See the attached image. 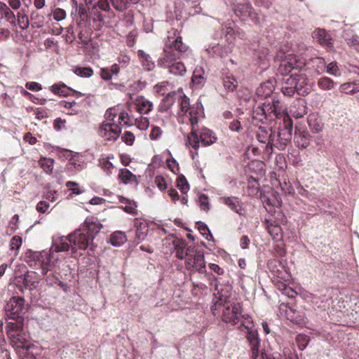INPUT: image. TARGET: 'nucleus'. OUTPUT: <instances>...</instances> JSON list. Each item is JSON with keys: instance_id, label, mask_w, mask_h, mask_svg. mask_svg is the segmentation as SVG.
<instances>
[{"instance_id": "obj_12", "label": "nucleus", "mask_w": 359, "mask_h": 359, "mask_svg": "<svg viewBox=\"0 0 359 359\" xmlns=\"http://www.w3.org/2000/svg\"><path fill=\"white\" fill-rule=\"evenodd\" d=\"M234 27L235 23L233 22L222 25L221 32H216L214 34L215 39L220 38L224 35L226 43L231 44V46H233L236 36L244 39L245 34L242 30H236Z\"/></svg>"}, {"instance_id": "obj_31", "label": "nucleus", "mask_w": 359, "mask_h": 359, "mask_svg": "<svg viewBox=\"0 0 359 359\" xmlns=\"http://www.w3.org/2000/svg\"><path fill=\"white\" fill-rule=\"evenodd\" d=\"M135 105L140 114H147L153 109V103L142 96L136 99Z\"/></svg>"}, {"instance_id": "obj_47", "label": "nucleus", "mask_w": 359, "mask_h": 359, "mask_svg": "<svg viewBox=\"0 0 359 359\" xmlns=\"http://www.w3.org/2000/svg\"><path fill=\"white\" fill-rule=\"evenodd\" d=\"M39 165L47 174H50L53 169L54 160L50 158H41L39 160Z\"/></svg>"}, {"instance_id": "obj_14", "label": "nucleus", "mask_w": 359, "mask_h": 359, "mask_svg": "<svg viewBox=\"0 0 359 359\" xmlns=\"http://www.w3.org/2000/svg\"><path fill=\"white\" fill-rule=\"evenodd\" d=\"M233 49V46L228 43L222 45L219 43H211L205 48L207 54L214 58H224L226 57Z\"/></svg>"}, {"instance_id": "obj_10", "label": "nucleus", "mask_w": 359, "mask_h": 359, "mask_svg": "<svg viewBox=\"0 0 359 359\" xmlns=\"http://www.w3.org/2000/svg\"><path fill=\"white\" fill-rule=\"evenodd\" d=\"M56 262L57 260L53 261L51 257H49L48 261L43 260L41 262V273L49 285H54L57 283L60 285L62 284V282L56 276L59 270L56 266Z\"/></svg>"}, {"instance_id": "obj_8", "label": "nucleus", "mask_w": 359, "mask_h": 359, "mask_svg": "<svg viewBox=\"0 0 359 359\" xmlns=\"http://www.w3.org/2000/svg\"><path fill=\"white\" fill-rule=\"evenodd\" d=\"M277 58H280V64L278 71L282 74H288L292 70H302L306 66L305 59L294 54H287L284 57L278 55Z\"/></svg>"}, {"instance_id": "obj_43", "label": "nucleus", "mask_w": 359, "mask_h": 359, "mask_svg": "<svg viewBox=\"0 0 359 359\" xmlns=\"http://www.w3.org/2000/svg\"><path fill=\"white\" fill-rule=\"evenodd\" d=\"M118 200L121 203L125 204L126 205L123 208L125 212L130 215H136L137 210L136 209L137 205L135 202L130 201L123 196H118Z\"/></svg>"}, {"instance_id": "obj_40", "label": "nucleus", "mask_w": 359, "mask_h": 359, "mask_svg": "<svg viewBox=\"0 0 359 359\" xmlns=\"http://www.w3.org/2000/svg\"><path fill=\"white\" fill-rule=\"evenodd\" d=\"M127 241L126 235L123 231L114 232L109 238V243L114 247L123 245Z\"/></svg>"}, {"instance_id": "obj_58", "label": "nucleus", "mask_w": 359, "mask_h": 359, "mask_svg": "<svg viewBox=\"0 0 359 359\" xmlns=\"http://www.w3.org/2000/svg\"><path fill=\"white\" fill-rule=\"evenodd\" d=\"M22 245V238L19 236H14L10 241V250H18Z\"/></svg>"}, {"instance_id": "obj_48", "label": "nucleus", "mask_w": 359, "mask_h": 359, "mask_svg": "<svg viewBox=\"0 0 359 359\" xmlns=\"http://www.w3.org/2000/svg\"><path fill=\"white\" fill-rule=\"evenodd\" d=\"M335 83L331 79L324 76L318 81V87L323 90H329L334 87Z\"/></svg>"}, {"instance_id": "obj_4", "label": "nucleus", "mask_w": 359, "mask_h": 359, "mask_svg": "<svg viewBox=\"0 0 359 359\" xmlns=\"http://www.w3.org/2000/svg\"><path fill=\"white\" fill-rule=\"evenodd\" d=\"M140 0H86L88 10L98 21L102 22L104 18L101 11L110 12L111 6L118 12H124Z\"/></svg>"}, {"instance_id": "obj_22", "label": "nucleus", "mask_w": 359, "mask_h": 359, "mask_svg": "<svg viewBox=\"0 0 359 359\" xmlns=\"http://www.w3.org/2000/svg\"><path fill=\"white\" fill-rule=\"evenodd\" d=\"M313 38L322 46L331 50L333 48L330 34L323 29H318L313 32Z\"/></svg>"}, {"instance_id": "obj_1", "label": "nucleus", "mask_w": 359, "mask_h": 359, "mask_svg": "<svg viewBox=\"0 0 359 359\" xmlns=\"http://www.w3.org/2000/svg\"><path fill=\"white\" fill-rule=\"evenodd\" d=\"M285 109L279 100H273L271 102H264L254 107L252 115L254 124L283 118V123L279 124L278 132L273 133L271 136V144L280 151L284 150L290 143L292 135V121L285 114Z\"/></svg>"}, {"instance_id": "obj_26", "label": "nucleus", "mask_w": 359, "mask_h": 359, "mask_svg": "<svg viewBox=\"0 0 359 359\" xmlns=\"http://www.w3.org/2000/svg\"><path fill=\"white\" fill-rule=\"evenodd\" d=\"M15 322H8L6 325V330L8 337H13L15 334L22 332L23 318H11Z\"/></svg>"}, {"instance_id": "obj_36", "label": "nucleus", "mask_w": 359, "mask_h": 359, "mask_svg": "<svg viewBox=\"0 0 359 359\" xmlns=\"http://www.w3.org/2000/svg\"><path fill=\"white\" fill-rule=\"evenodd\" d=\"M118 179L125 184H138L137 177L127 168H121L118 172Z\"/></svg>"}, {"instance_id": "obj_52", "label": "nucleus", "mask_w": 359, "mask_h": 359, "mask_svg": "<svg viewBox=\"0 0 359 359\" xmlns=\"http://www.w3.org/2000/svg\"><path fill=\"white\" fill-rule=\"evenodd\" d=\"M223 85L227 90L233 91L238 85V82L233 76H227L224 78Z\"/></svg>"}, {"instance_id": "obj_34", "label": "nucleus", "mask_w": 359, "mask_h": 359, "mask_svg": "<svg viewBox=\"0 0 359 359\" xmlns=\"http://www.w3.org/2000/svg\"><path fill=\"white\" fill-rule=\"evenodd\" d=\"M224 204H226L231 210L234 211L240 215H243V208L241 203L236 197H224L222 198Z\"/></svg>"}, {"instance_id": "obj_29", "label": "nucleus", "mask_w": 359, "mask_h": 359, "mask_svg": "<svg viewBox=\"0 0 359 359\" xmlns=\"http://www.w3.org/2000/svg\"><path fill=\"white\" fill-rule=\"evenodd\" d=\"M295 74H292L290 77L284 80L281 91L284 95L291 97L295 93Z\"/></svg>"}, {"instance_id": "obj_17", "label": "nucleus", "mask_w": 359, "mask_h": 359, "mask_svg": "<svg viewBox=\"0 0 359 359\" xmlns=\"http://www.w3.org/2000/svg\"><path fill=\"white\" fill-rule=\"evenodd\" d=\"M49 257H51L50 254L48 252H36L32 251V250H27L25 254V262L31 268H34L38 262L41 264V262L43 260L48 261Z\"/></svg>"}, {"instance_id": "obj_7", "label": "nucleus", "mask_w": 359, "mask_h": 359, "mask_svg": "<svg viewBox=\"0 0 359 359\" xmlns=\"http://www.w3.org/2000/svg\"><path fill=\"white\" fill-rule=\"evenodd\" d=\"M229 6L236 16L243 21L250 20L255 25H259L262 21L258 14L255 12L251 4L248 1L240 3L236 0L229 1Z\"/></svg>"}, {"instance_id": "obj_20", "label": "nucleus", "mask_w": 359, "mask_h": 359, "mask_svg": "<svg viewBox=\"0 0 359 359\" xmlns=\"http://www.w3.org/2000/svg\"><path fill=\"white\" fill-rule=\"evenodd\" d=\"M172 244L175 247V256L180 260H186L188 254H190L191 251L195 248L191 245L188 246L184 241L180 239L174 240Z\"/></svg>"}, {"instance_id": "obj_50", "label": "nucleus", "mask_w": 359, "mask_h": 359, "mask_svg": "<svg viewBox=\"0 0 359 359\" xmlns=\"http://www.w3.org/2000/svg\"><path fill=\"white\" fill-rule=\"evenodd\" d=\"M49 18L53 17V18L57 21H62L65 19L67 16L66 11L60 8H55L52 9L50 13L48 15Z\"/></svg>"}, {"instance_id": "obj_25", "label": "nucleus", "mask_w": 359, "mask_h": 359, "mask_svg": "<svg viewBox=\"0 0 359 359\" xmlns=\"http://www.w3.org/2000/svg\"><path fill=\"white\" fill-rule=\"evenodd\" d=\"M135 226L136 227V232L134 242L138 244L145 239L149 231V228L145 221L137 220L135 223Z\"/></svg>"}, {"instance_id": "obj_45", "label": "nucleus", "mask_w": 359, "mask_h": 359, "mask_svg": "<svg viewBox=\"0 0 359 359\" xmlns=\"http://www.w3.org/2000/svg\"><path fill=\"white\" fill-rule=\"evenodd\" d=\"M241 324L238 328L241 331H245L252 328H255L252 318L249 315H241L240 316Z\"/></svg>"}, {"instance_id": "obj_56", "label": "nucleus", "mask_w": 359, "mask_h": 359, "mask_svg": "<svg viewBox=\"0 0 359 359\" xmlns=\"http://www.w3.org/2000/svg\"><path fill=\"white\" fill-rule=\"evenodd\" d=\"M339 90L345 94H353L358 91L359 89H355L353 83H346L340 86Z\"/></svg>"}, {"instance_id": "obj_6", "label": "nucleus", "mask_w": 359, "mask_h": 359, "mask_svg": "<svg viewBox=\"0 0 359 359\" xmlns=\"http://www.w3.org/2000/svg\"><path fill=\"white\" fill-rule=\"evenodd\" d=\"M177 102L180 110L177 112L178 121L184 123V116L188 117L189 113L191 109L195 110L194 107H190L189 99L182 92H172L169 93L167 96L163 100L161 104L158 107L160 111H165L169 109L172 104Z\"/></svg>"}, {"instance_id": "obj_9", "label": "nucleus", "mask_w": 359, "mask_h": 359, "mask_svg": "<svg viewBox=\"0 0 359 359\" xmlns=\"http://www.w3.org/2000/svg\"><path fill=\"white\" fill-rule=\"evenodd\" d=\"M185 268L190 271H197L200 273H205V262L204 254L196 248L188 254L185 260Z\"/></svg>"}, {"instance_id": "obj_21", "label": "nucleus", "mask_w": 359, "mask_h": 359, "mask_svg": "<svg viewBox=\"0 0 359 359\" xmlns=\"http://www.w3.org/2000/svg\"><path fill=\"white\" fill-rule=\"evenodd\" d=\"M290 113L295 118L303 117L307 113V103L304 99L295 100L290 107Z\"/></svg>"}, {"instance_id": "obj_3", "label": "nucleus", "mask_w": 359, "mask_h": 359, "mask_svg": "<svg viewBox=\"0 0 359 359\" xmlns=\"http://www.w3.org/2000/svg\"><path fill=\"white\" fill-rule=\"evenodd\" d=\"M101 228V224L91 219H86L80 229L69 234V243L72 244V251L86 250L90 244V249L93 250V241Z\"/></svg>"}, {"instance_id": "obj_61", "label": "nucleus", "mask_w": 359, "mask_h": 359, "mask_svg": "<svg viewBox=\"0 0 359 359\" xmlns=\"http://www.w3.org/2000/svg\"><path fill=\"white\" fill-rule=\"evenodd\" d=\"M121 140L123 142H125L127 145H132L135 140V135L133 133L130 131H126L123 133L121 137Z\"/></svg>"}, {"instance_id": "obj_63", "label": "nucleus", "mask_w": 359, "mask_h": 359, "mask_svg": "<svg viewBox=\"0 0 359 359\" xmlns=\"http://www.w3.org/2000/svg\"><path fill=\"white\" fill-rule=\"evenodd\" d=\"M325 67L327 68V72L329 73L330 74L334 76L340 75L339 68L335 62H332L329 63Z\"/></svg>"}, {"instance_id": "obj_33", "label": "nucleus", "mask_w": 359, "mask_h": 359, "mask_svg": "<svg viewBox=\"0 0 359 359\" xmlns=\"http://www.w3.org/2000/svg\"><path fill=\"white\" fill-rule=\"evenodd\" d=\"M274 90V85L272 81H268L262 83L256 90V94L260 97H269Z\"/></svg>"}, {"instance_id": "obj_62", "label": "nucleus", "mask_w": 359, "mask_h": 359, "mask_svg": "<svg viewBox=\"0 0 359 359\" xmlns=\"http://www.w3.org/2000/svg\"><path fill=\"white\" fill-rule=\"evenodd\" d=\"M198 201L200 203V206L201 210L204 211H208L209 210V201H208V197L205 194H201L199 196Z\"/></svg>"}, {"instance_id": "obj_32", "label": "nucleus", "mask_w": 359, "mask_h": 359, "mask_svg": "<svg viewBox=\"0 0 359 359\" xmlns=\"http://www.w3.org/2000/svg\"><path fill=\"white\" fill-rule=\"evenodd\" d=\"M23 284L25 288L30 291L35 290L39 284L36 278V273L34 271L27 272L24 274Z\"/></svg>"}, {"instance_id": "obj_55", "label": "nucleus", "mask_w": 359, "mask_h": 359, "mask_svg": "<svg viewBox=\"0 0 359 359\" xmlns=\"http://www.w3.org/2000/svg\"><path fill=\"white\" fill-rule=\"evenodd\" d=\"M177 184L182 194H186L189 190V185L183 175L177 178Z\"/></svg>"}, {"instance_id": "obj_13", "label": "nucleus", "mask_w": 359, "mask_h": 359, "mask_svg": "<svg viewBox=\"0 0 359 359\" xmlns=\"http://www.w3.org/2000/svg\"><path fill=\"white\" fill-rule=\"evenodd\" d=\"M121 128L118 123H102L99 135L106 142H115L121 133Z\"/></svg>"}, {"instance_id": "obj_38", "label": "nucleus", "mask_w": 359, "mask_h": 359, "mask_svg": "<svg viewBox=\"0 0 359 359\" xmlns=\"http://www.w3.org/2000/svg\"><path fill=\"white\" fill-rule=\"evenodd\" d=\"M215 290L216 292H215L214 295L215 296V299H217L215 303H217L218 302H223L222 299V295L227 294L226 301H233V299H231L230 293H231V287L227 286H223L221 285H219L218 283H215Z\"/></svg>"}, {"instance_id": "obj_30", "label": "nucleus", "mask_w": 359, "mask_h": 359, "mask_svg": "<svg viewBox=\"0 0 359 359\" xmlns=\"http://www.w3.org/2000/svg\"><path fill=\"white\" fill-rule=\"evenodd\" d=\"M50 90L54 94L64 97L78 93V92L74 90L73 89H72L71 88L68 87L65 83L61 82L51 86L50 87ZM79 94L80 95L81 93H79Z\"/></svg>"}, {"instance_id": "obj_15", "label": "nucleus", "mask_w": 359, "mask_h": 359, "mask_svg": "<svg viewBox=\"0 0 359 359\" xmlns=\"http://www.w3.org/2000/svg\"><path fill=\"white\" fill-rule=\"evenodd\" d=\"M311 135L304 127L295 126L294 142L299 149H306L311 141Z\"/></svg>"}, {"instance_id": "obj_5", "label": "nucleus", "mask_w": 359, "mask_h": 359, "mask_svg": "<svg viewBox=\"0 0 359 359\" xmlns=\"http://www.w3.org/2000/svg\"><path fill=\"white\" fill-rule=\"evenodd\" d=\"M226 295H222L223 302L214 303L211 310L215 316H220L223 322L236 325L240 321L241 305L236 300L226 301Z\"/></svg>"}, {"instance_id": "obj_27", "label": "nucleus", "mask_w": 359, "mask_h": 359, "mask_svg": "<svg viewBox=\"0 0 359 359\" xmlns=\"http://www.w3.org/2000/svg\"><path fill=\"white\" fill-rule=\"evenodd\" d=\"M308 125L313 133H319L323 131L324 124L317 114H310L307 118Z\"/></svg>"}, {"instance_id": "obj_54", "label": "nucleus", "mask_w": 359, "mask_h": 359, "mask_svg": "<svg viewBox=\"0 0 359 359\" xmlns=\"http://www.w3.org/2000/svg\"><path fill=\"white\" fill-rule=\"evenodd\" d=\"M278 287L284 295L290 298H294L296 294V292L292 288L287 286L283 283H280V284L278 285Z\"/></svg>"}, {"instance_id": "obj_44", "label": "nucleus", "mask_w": 359, "mask_h": 359, "mask_svg": "<svg viewBox=\"0 0 359 359\" xmlns=\"http://www.w3.org/2000/svg\"><path fill=\"white\" fill-rule=\"evenodd\" d=\"M311 65L312 68H313L318 74L323 73L326 67V62L322 57L312 58L309 62L306 63V65Z\"/></svg>"}, {"instance_id": "obj_49", "label": "nucleus", "mask_w": 359, "mask_h": 359, "mask_svg": "<svg viewBox=\"0 0 359 359\" xmlns=\"http://www.w3.org/2000/svg\"><path fill=\"white\" fill-rule=\"evenodd\" d=\"M310 337L306 334H298L296 337V343L299 350H304L307 347L309 343L310 342Z\"/></svg>"}, {"instance_id": "obj_18", "label": "nucleus", "mask_w": 359, "mask_h": 359, "mask_svg": "<svg viewBox=\"0 0 359 359\" xmlns=\"http://www.w3.org/2000/svg\"><path fill=\"white\" fill-rule=\"evenodd\" d=\"M246 337L251 348L252 357L256 359L259 355L260 339L257 330L255 328L245 330Z\"/></svg>"}, {"instance_id": "obj_23", "label": "nucleus", "mask_w": 359, "mask_h": 359, "mask_svg": "<svg viewBox=\"0 0 359 359\" xmlns=\"http://www.w3.org/2000/svg\"><path fill=\"white\" fill-rule=\"evenodd\" d=\"M295 93L302 96L309 93L311 88L308 83V79L305 74H295Z\"/></svg>"}, {"instance_id": "obj_16", "label": "nucleus", "mask_w": 359, "mask_h": 359, "mask_svg": "<svg viewBox=\"0 0 359 359\" xmlns=\"http://www.w3.org/2000/svg\"><path fill=\"white\" fill-rule=\"evenodd\" d=\"M189 121L191 123L192 131L187 138V144H189L194 149H198L199 147V139L196 134V126L198 124V111L196 110L191 109L188 115Z\"/></svg>"}, {"instance_id": "obj_46", "label": "nucleus", "mask_w": 359, "mask_h": 359, "mask_svg": "<svg viewBox=\"0 0 359 359\" xmlns=\"http://www.w3.org/2000/svg\"><path fill=\"white\" fill-rule=\"evenodd\" d=\"M262 359H275L272 358L265 353H262ZM280 359H299L294 351H291L290 348H284L283 355H280Z\"/></svg>"}, {"instance_id": "obj_19", "label": "nucleus", "mask_w": 359, "mask_h": 359, "mask_svg": "<svg viewBox=\"0 0 359 359\" xmlns=\"http://www.w3.org/2000/svg\"><path fill=\"white\" fill-rule=\"evenodd\" d=\"M70 245L72 244L69 243V235L67 236H62L54 238L53 240V245L48 252L50 254V257H52L53 252H65L69 250Z\"/></svg>"}, {"instance_id": "obj_24", "label": "nucleus", "mask_w": 359, "mask_h": 359, "mask_svg": "<svg viewBox=\"0 0 359 359\" xmlns=\"http://www.w3.org/2000/svg\"><path fill=\"white\" fill-rule=\"evenodd\" d=\"M28 338L29 337L22 332L15 334L13 337H10L9 339H11L13 346L16 348L28 350L30 347Z\"/></svg>"}, {"instance_id": "obj_41", "label": "nucleus", "mask_w": 359, "mask_h": 359, "mask_svg": "<svg viewBox=\"0 0 359 359\" xmlns=\"http://www.w3.org/2000/svg\"><path fill=\"white\" fill-rule=\"evenodd\" d=\"M280 310L285 312V316L287 318V320L295 323H300V316H299L298 314H296L295 310H294L291 307H289L287 305L283 304L280 305Z\"/></svg>"}, {"instance_id": "obj_60", "label": "nucleus", "mask_w": 359, "mask_h": 359, "mask_svg": "<svg viewBox=\"0 0 359 359\" xmlns=\"http://www.w3.org/2000/svg\"><path fill=\"white\" fill-rule=\"evenodd\" d=\"M320 297L317 296H313L312 298V302L315 305H316L318 308H322L323 309H325L326 306L329 305V299L328 298H324L323 300L320 301V304H319Z\"/></svg>"}, {"instance_id": "obj_57", "label": "nucleus", "mask_w": 359, "mask_h": 359, "mask_svg": "<svg viewBox=\"0 0 359 359\" xmlns=\"http://www.w3.org/2000/svg\"><path fill=\"white\" fill-rule=\"evenodd\" d=\"M347 44L352 47L353 49L359 52V36L357 35H353L351 37H346L345 39Z\"/></svg>"}, {"instance_id": "obj_35", "label": "nucleus", "mask_w": 359, "mask_h": 359, "mask_svg": "<svg viewBox=\"0 0 359 359\" xmlns=\"http://www.w3.org/2000/svg\"><path fill=\"white\" fill-rule=\"evenodd\" d=\"M271 136H273V133L271 132V133L269 134L266 128L264 126L259 127V131L257 133V140L261 143H266V149H267L269 146H270L271 148L273 146L271 144Z\"/></svg>"}, {"instance_id": "obj_64", "label": "nucleus", "mask_w": 359, "mask_h": 359, "mask_svg": "<svg viewBox=\"0 0 359 359\" xmlns=\"http://www.w3.org/2000/svg\"><path fill=\"white\" fill-rule=\"evenodd\" d=\"M118 62L123 67H126L130 61V57L126 53L121 52L118 57Z\"/></svg>"}, {"instance_id": "obj_2", "label": "nucleus", "mask_w": 359, "mask_h": 359, "mask_svg": "<svg viewBox=\"0 0 359 359\" xmlns=\"http://www.w3.org/2000/svg\"><path fill=\"white\" fill-rule=\"evenodd\" d=\"M191 54V50L182 42L178 30L172 29L168 32V40L157 60V65L166 69L170 74L182 77L187 73V68L181 60Z\"/></svg>"}, {"instance_id": "obj_42", "label": "nucleus", "mask_w": 359, "mask_h": 359, "mask_svg": "<svg viewBox=\"0 0 359 359\" xmlns=\"http://www.w3.org/2000/svg\"><path fill=\"white\" fill-rule=\"evenodd\" d=\"M216 137L213 135L212 132L208 129L203 128L200 134V140L204 146L210 145L215 142Z\"/></svg>"}, {"instance_id": "obj_28", "label": "nucleus", "mask_w": 359, "mask_h": 359, "mask_svg": "<svg viewBox=\"0 0 359 359\" xmlns=\"http://www.w3.org/2000/svg\"><path fill=\"white\" fill-rule=\"evenodd\" d=\"M137 57L142 67L146 71H152L155 67V62L153 61L149 54L143 50L137 51Z\"/></svg>"}, {"instance_id": "obj_53", "label": "nucleus", "mask_w": 359, "mask_h": 359, "mask_svg": "<svg viewBox=\"0 0 359 359\" xmlns=\"http://www.w3.org/2000/svg\"><path fill=\"white\" fill-rule=\"evenodd\" d=\"M197 225L200 233L205 238L206 240L212 241L213 239V236L209 228L205 223L198 222H197Z\"/></svg>"}, {"instance_id": "obj_59", "label": "nucleus", "mask_w": 359, "mask_h": 359, "mask_svg": "<svg viewBox=\"0 0 359 359\" xmlns=\"http://www.w3.org/2000/svg\"><path fill=\"white\" fill-rule=\"evenodd\" d=\"M114 109H109L107 110L105 113V121L102 123H117L115 121V118L116 117V114L114 112Z\"/></svg>"}, {"instance_id": "obj_39", "label": "nucleus", "mask_w": 359, "mask_h": 359, "mask_svg": "<svg viewBox=\"0 0 359 359\" xmlns=\"http://www.w3.org/2000/svg\"><path fill=\"white\" fill-rule=\"evenodd\" d=\"M3 19H6L11 23H14L15 17L9 7L6 4L0 1V22Z\"/></svg>"}, {"instance_id": "obj_37", "label": "nucleus", "mask_w": 359, "mask_h": 359, "mask_svg": "<svg viewBox=\"0 0 359 359\" xmlns=\"http://www.w3.org/2000/svg\"><path fill=\"white\" fill-rule=\"evenodd\" d=\"M266 229L269 233L271 235L273 239L279 240L282 235V228L276 222H271L268 219H265Z\"/></svg>"}, {"instance_id": "obj_51", "label": "nucleus", "mask_w": 359, "mask_h": 359, "mask_svg": "<svg viewBox=\"0 0 359 359\" xmlns=\"http://www.w3.org/2000/svg\"><path fill=\"white\" fill-rule=\"evenodd\" d=\"M74 72L77 76L83 78H89L93 74V70L90 67H75Z\"/></svg>"}, {"instance_id": "obj_11", "label": "nucleus", "mask_w": 359, "mask_h": 359, "mask_svg": "<svg viewBox=\"0 0 359 359\" xmlns=\"http://www.w3.org/2000/svg\"><path fill=\"white\" fill-rule=\"evenodd\" d=\"M25 307V299L22 297H12L4 307L5 314L8 318H22V313Z\"/></svg>"}]
</instances>
